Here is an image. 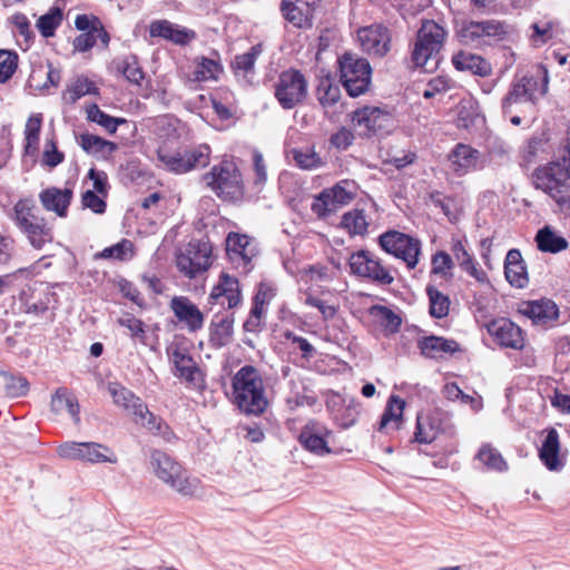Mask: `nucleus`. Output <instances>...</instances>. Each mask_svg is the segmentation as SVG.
<instances>
[{
	"mask_svg": "<svg viewBox=\"0 0 570 570\" xmlns=\"http://www.w3.org/2000/svg\"><path fill=\"white\" fill-rule=\"evenodd\" d=\"M232 385L234 403L242 412L259 415L266 410L268 401L265 396L263 379L256 367L252 365L240 367L234 375Z\"/></svg>",
	"mask_w": 570,
	"mask_h": 570,
	"instance_id": "f257e3e1",
	"label": "nucleus"
},
{
	"mask_svg": "<svg viewBox=\"0 0 570 570\" xmlns=\"http://www.w3.org/2000/svg\"><path fill=\"white\" fill-rule=\"evenodd\" d=\"M540 85L539 79L532 76H522L515 79L501 102L503 114H522L523 117L533 116L535 105L547 91V78Z\"/></svg>",
	"mask_w": 570,
	"mask_h": 570,
	"instance_id": "f03ea898",
	"label": "nucleus"
},
{
	"mask_svg": "<svg viewBox=\"0 0 570 570\" xmlns=\"http://www.w3.org/2000/svg\"><path fill=\"white\" fill-rule=\"evenodd\" d=\"M150 465L156 476L183 495H193L198 488L197 479H190L184 468L167 453L155 450Z\"/></svg>",
	"mask_w": 570,
	"mask_h": 570,
	"instance_id": "7ed1b4c3",
	"label": "nucleus"
},
{
	"mask_svg": "<svg viewBox=\"0 0 570 570\" xmlns=\"http://www.w3.org/2000/svg\"><path fill=\"white\" fill-rule=\"evenodd\" d=\"M206 185L223 200L235 202L244 195V183L237 166L222 161L204 175Z\"/></svg>",
	"mask_w": 570,
	"mask_h": 570,
	"instance_id": "20e7f679",
	"label": "nucleus"
},
{
	"mask_svg": "<svg viewBox=\"0 0 570 570\" xmlns=\"http://www.w3.org/2000/svg\"><path fill=\"white\" fill-rule=\"evenodd\" d=\"M533 185L556 200L561 209L570 205V179L563 173L559 160L537 168L532 175Z\"/></svg>",
	"mask_w": 570,
	"mask_h": 570,
	"instance_id": "39448f33",
	"label": "nucleus"
},
{
	"mask_svg": "<svg viewBox=\"0 0 570 570\" xmlns=\"http://www.w3.org/2000/svg\"><path fill=\"white\" fill-rule=\"evenodd\" d=\"M157 156L167 170L175 174H185L206 167L209 164L210 147L202 144L170 151L164 146L158 148Z\"/></svg>",
	"mask_w": 570,
	"mask_h": 570,
	"instance_id": "423d86ee",
	"label": "nucleus"
},
{
	"mask_svg": "<svg viewBox=\"0 0 570 570\" xmlns=\"http://www.w3.org/2000/svg\"><path fill=\"white\" fill-rule=\"evenodd\" d=\"M274 97L285 110H291L305 102L308 97L307 77L298 69L283 70L273 85Z\"/></svg>",
	"mask_w": 570,
	"mask_h": 570,
	"instance_id": "0eeeda50",
	"label": "nucleus"
},
{
	"mask_svg": "<svg viewBox=\"0 0 570 570\" xmlns=\"http://www.w3.org/2000/svg\"><path fill=\"white\" fill-rule=\"evenodd\" d=\"M340 80L351 97H358L368 90L372 68L367 59L353 52L338 58Z\"/></svg>",
	"mask_w": 570,
	"mask_h": 570,
	"instance_id": "6e6552de",
	"label": "nucleus"
},
{
	"mask_svg": "<svg viewBox=\"0 0 570 570\" xmlns=\"http://www.w3.org/2000/svg\"><path fill=\"white\" fill-rule=\"evenodd\" d=\"M446 31L433 20H425L417 30L412 50V62L415 67H424L429 61L435 60L440 53Z\"/></svg>",
	"mask_w": 570,
	"mask_h": 570,
	"instance_id": "1a4fd4ad",
	"label": "nucleus"
},
{
	"mask_svg": "<svg viewBox=\"0 0 570 570\" xmlns=\"http://www.w3.org/2000/svg\"><path fill=\"white\" fill-rule=\"evenodd\" d=\"M57 453L65 460L85 463H117L118 458L112 449L98 442L68 441L57 448Z\"/></svg>",
	"mask_w": 570,
	"mask_h": 570,
	"instance_id": "9d476101",
	"label": "nucleus"
},
{
	"mask_svg": "<svg viewBox=\"0 0 570 570\" xmlns=\"http://www.w3.org/2000/svg\"><path fill=\"white\" fill-rule=\"evenodd\" d=\"M379 243L386 253L402 259L409 269L416 267L421 254L419 239L396 230H390L380 236Z\"/></svg>",
	"mask_w": 570,
	"mask_h": 570,
	"instance_id": "9b49d317",
	"label": "nucleus"
},
{
	"mask_svg": "<svg viewBox=\"0 0 570 570\" xmlns=\"http://www.w3.org/2000/svg\"><path fill=\"white\" fill-rule=\"evenodd\" d=\"M461 42L480 47L501 40L507 35L503 23L497 20L463 22L458 32Z\"/></svg>",
	"mask_w": 570,
	"mask_h": 570,
	"instance_id": "f8f14e48",
	"label": "nucleus"
},
{
	"mask_svg": "<svg viewBox=\"0 0 570 570\" xmlns=\"http://www.w3.org/2000/svg\"><path fill=\"white\" fill-rule=\"evenodd\" d=\"M348 265L352 274L368 278L380 285H390L394 281L391 272L368 250L362 249L351 254Z\"/></svg>",
	"mask_w": 570,
	"mask_h": 570,
	"instance_id": "ddd939ff",
	"label": "nucleus"
},
{
	"mask_svg": "<svg viewBox=\"0 0 570 570\" xmlns=\"http://www.w3.org/2000/svg\"><path fill=\"white\" fill-rule=\"evenodd\" d=\"M210 256L212 246L207 242L193 240L177 255L176 264L185 276L194 278L208 269Z\"/></svg>",
	"mask_w": 570,
	"mask_h": 570,
	"instance_id": "4468645a",
	"label": "nucleus"
},
{
	"mask_svg": "<svg viewBox=\"0 0 570 570\" xmlns=\"http://www.w3.org/2000/svg\"><path fill=\"white\" fill-rule=\"evenodd\" d=\"M124 410L132 416L136 424L147 429L154 435L161 436L165 442L170 443L176 439L170 426L161 417L151 413L139 396L136 395L128 406H124Z\"/></svg>",
	"mask_w": 570,
	"mask_h": 570,
	"instance_id": "2eb2a0df",
	"label": "nucleus"
},
{
	"mask_svg": "<svg viewBox=\"0 0 570 570\" xmlns=\"http://www.w3.org/2000/svg\"><path fill=\"white\" fill-rule=\"evenodd\" d=\"M226 253L236 268L248 273L252 261L257 255V247L255 240L247 235L229 233L226 238Z\"/></svg>",
	"mask_w": 570,
	"mask_h": 570,
	"instance_id": "dca6fc26",
	"label": "nucleus"
},
{
	"mask_svg": "<svg viewBox=\"0 0 570 570\" xmlns=\"http://www.w3.org/2000/svg\"><path fill=\"white\" fill-rule=\"evenodd\" d=\"M352 122L361 135L371 136L386 130L392 125V115L379 107L365 106L353 112Z\"/></svg>",
	"mask_w": 570,
	"mask_h": 570,
	"instance_id": "f3484780",
	"label": "nucleus"
},
{
	"mask_svg": "<svg viewBox=\"0 0 570 570\" xmlns=\"http://www.w3.org/2000/svg\"><path fill=\"white\" fill-rule=\"evenodd\" d=\"M322 0H283L281 10L284 18L296 28H311L314 12Z\"/></svg>",
	"mask_w": 570,
	"mask_h": 570,
	"instance_id": "a211bd4d",
	"label": "nucleus"
},
{
	"mask_svg": "<svg viewBox=\"0 0 570 570\" xmlns=\"http://www.w3.org/2000/svg\"><path fill=\"white\" fill-rule=\"evenodd\" d=\"M358 40L364 51L377 57L385 56L391 48L390 31L382 24H372L358 30Z\"/></svg>",
	"mask_w": 570,
	"mask_h": 570,
	"instance_id": "6ab92c4d",
	"label": "nucleus"
},
{
	"mask_svg": "<svg viewBox=\"0 0 570 570\" xmlns=\"http://www.w3.org/2000/svg\"><path fill=\"white\" fill-rule=\"evenodd\" d=\"M208 299L210 304H218L222 307L225 305L228 308L236 307L242 299L238 279L227 273H222Z\"/></svg>",
	"mask_w": 570,
	"mask_h": 570,
	"instance_id": "aec40b11",
	"label": "nucleus"
},
{
	"mask_svg": "<svg viewBox=\"0 0 570 570\" xmlns=\"http://www.w3.org/2000/svg\"><path fill=\"white\" fill-rule=\"evenodd\" d=\"M327 434L324 425L317 421H309L303 426L298 441L306 451L323 456L332 452L325 440Z\"/></svg>",
	"mask_w": 570,
	"mask_h": 570,
	"instance_id": "412c9836",
	"label": "nucleus"
},
{
	"mask_svg": "<svg viewBox=\"0 0 570 570\" xmlns=\"http://www.w3.org/2000/svg\"><path fill=\"white\" fill-rule=\"evenodd\" d=\"M170 308L178 322L183 323L189 332H197L204 326V314L188 297H173Z\"/></svg>",
	"mask_w": 570,
	"mask_h": 570,
	"instance_id": "4be33fe9",
	"label": "nucleus"
},
{
	"mask_svg": "<svg viewBox=\"0 0 570 570\" xmlns=\"http://www.w3.org/2000/svg\"><path fill=\"white\" fill-rule=\"evenodd\" d=\"M488 332L504 347L521 350L524 345L521 328L510 320L499 318L491 322L488 325Z\"/></svg>",
	"mask_w": 570,
	"mask_h": 570,
	"instance_id": "5701e85b",
	"label": "nucleus"
},
{
	"mask_svg": "<svg viewBox=\"0 0 570 570\" xmlns=\"http://www.w3.org/2000/svg\"><path fill=\"white\" fill-rule=\"evenodd\" d=\"M451 169L458 175L463 176L471 170L481 168L480 151L471 146L459 144L449 155Z\"/></svg>",
	"mask_w": 570,
	"mask_h": 570,
	"instance_id": "b1692460",
	"label": "nucleus"
},
{
	"mask_svg": "<svg viewBox=\"0 0 570 570\" xmlns=\"http://www.w3.org/2000/svg\"><path fill=\"white\" fill-rule=\"evenodd\" d=\"M39 199L46 210L53 212L59 217H66L72 199V190L49 187L39 194Z\"/></svg>",
	"mask_w": 570,
	"mask_h": 570,
	"instance_id": "393cba45",
	"label": "nucleus"
},
{
	"mask_svg": "<svg viewBox=\"0 0 570 570\" xmlns=\"http://www.w3.org/2000/svg\"><path fill=\"white\" fill-rule=\"evenodd\" d=\"M149 32L151 37H160L170 40L176 45H186L195 38V32L186 28H180L168 20H156L150 23Z\"/></svg>",
	"mask_w": 570,
	"mask_h": 570,
	"instance_id": "a878e982",
	"label": "nucleus"
},
{
	"mask_svg": "<svg viewBox=\"0 0 570 570\" xmlns=\"http://www.w3.org/2000/svg\"><path fill=\"white\" fill-rule=\"evenodd\" d=\"M170 362L175 366V375L188 382H195L199 368L189 353L177 345L168 348Z\"/></svg>",
	"mask_w": 570,
	"mask_h": 570,
	"instance_id": "bb28decb",
	"label": "nucleus"
},
{
	"mask_svg": "<svg viewBox=\"0 0 570 570\" xmlns=\"http://www.w3.org/2000/svg\"><path fill=\"white\" fill-rule=\"evenodd\" d=\"M504 275L507 281L517 288H524L528 283V273L518 249H510L504 262Z\"/></svg>",
	"mask_w": 570,
	"mask_h": 570,
	"instance_id": "cd10ccee",
	"label": "nucleus"
},
{
	"mask_svg": "<svg viewBox=\"0 0 570 570\" xmlns=\"http://www.w3.org/2000/svg\"><path fill=\"white\" fill-rule=\"evenodd\" d=\"M417 347L421 354L429 358L441 357L443 354H453L460 350L456 341L435 335L419 340Z\"/></svg>",
	"mask_w": 570,
	"mask_h": 570,
	"instance_id": "c85d7f7f",
	"label": "nucleus"
},
{
	"mask_svg": "<svg viewBox=\"0 0 570 570\" xmlns=\"http://www.w3.org/2000/svg\"><path fill=\"white\" fill-rule=\"evenodd\" d=\"M559 434L556 429L547 430V436L539 449V459L550 471H560L563 466L560 458Z\"/></svg>",
	"mask_w": 570,
	"mask_h": 570,
	"instance_id": "c756f323",
	"label": "nucleus"
},
{
	"mask_svg": "<svg viewBox=\"0 0 570 570\" xmlns=\"http://www.w3.org/2000/svg\"><path fill=\"white\" fill-rule=\"evenodd\" d=\"M77 142L85 153L99 159L109 158L118 148L117 144L89 132L77 137Z\"/></svg>",
	"mask_w": 570,
	"mask_h": 570,
	"instance_id": "7c9ffc66",
	"label": "nucleus"
},
{
	"mask_svg": "<svg viewBox=\"0 0 570 570\" xmlns=\"http://www.w3.org/2000/svg\"><path fill=\"white\" fill-rule=\"evenodd\" d=\"M405 401L399 395H391L381 417L379 431L390 433L401 428Z\"/></svg>",
	"mask_w": 570,
	"mask_h": 570,
	"instance_id": "2f4dec72",
	"label": "nucleus"
},
{
	"mask_svg": "<svg viewBox=\"0 0 570 570\" xmlns=\"http://www.w3.org/2000/svg\"><path fill=\"white\" fill-rule=\"evenodd\" d=\"M453 66L460 71L485 77L492 71L491 65L481 56L468 51H459L452 58Z\"/></svg>",
	"mask_w": 570,
	"mask_h": 570,
	"instance_id": "473e14b6",
	"label": "nucleus"
},
{
	"mask_svg": "<svg viewBox=\"0 0 570 570\" xmlns=\"http://www.w3.org/2000/svg\"><path fill=\"white\" fill-rule=\"evenodd\" d=\"M522 313L531 318L534 324L541 325L557 321L559 317V308L557 304L550 299L529 302L525 304Z\"/></svg>",
	"mask_w": 570,
	"mask_h": 570,
	"instance_id": "72a5a7b5",
	"label": "nucleus"
},
{
	"mask_svg": "<svg viewBox=\"0 0 570 570\" xmlns=\"http://www.w3.org/2000/svg\"><path fill=\"white\" fill-rule=\"evenodd\" d=\"M51 410L57 414L66 411L76 424L80 422L78 401L65 387L58 389L52 395Z\"/></svg>",
	"mask_w": 570,
	"mask_h": 570,
	"instance_id": "f704fd0d",
	"label": "nucleus"
},
{
	"mask_svg": "<svg viewBox=\"0 0 570 570\" xmlns=\"http://www.w3.org/2000/svg\"><path fill=\"white\" fill-rule=\"evenodd\" d=\"M234 333V318L232 315L216 317L210 326V343L214 347H223L230 343Z\"/></svg>",
	"mask_w": 570,
	"mask_h": 570,
	"instance_id": "c9c22d12",
	"label": "nucleus"
},
{
	"mask_svg": "<svg viewBox=\"0 0 570 570\" xmlns=\"http://www.w3.org/2000/svg\"><path fill=\"white\" fill-rule=\"evenodd\" d=\"M441 422L432 414H417L414 440L419 443H431L436 439Z\"/></svg>",
	"mask_w": 570,
	"mask_h": 570,
	"instance_id": "e433bc0d",
	"label": "nucleus"
},
{
	"mask_svg": "<svg viewBox=\"0 0 570 570\" xmlns=\"http://www.w3.org/2000/svg\"><path fill=\"white\" fill-rule=\"evenodd\" d=\"M11 218L20 232H22L42 217L37 214V208L32 199H20L13 206Z\"/></svg>",
	"mask_w": 570,
	"mask_h": 570,
	"instance_id": "4c0bfd02",
	"label": "nucleus"
},
{
	"mask_svg": "<svg viewBox=\"0 0 570 570\" xmlns=\"http://www.w3.org/2000/svg\"><path fill=\"white\" fill-rule=\"evenodd\" d=\"M21 233L27 236L30 245L38 250L42 249L46 244H50L53 239L52 229L47 225L45 218L29 225Z\"/></svg>",
	"mask_w": 570,
	"mask_h": 570,
	"instance_id": "58836bf2",
	"label": "nucleus"
},
{
	"mask_svg": "<svg viewBox=\"0 0 570 570\" xmlns=\"http://www.w3.org/2000/svg\"><path fill=\"white\" fill-rule=\"evenodd\" d=\"M452 253L463 271H465L470 276L475 278L478 282L485 281V273L478 267L476 263L468 253L465 246L461 240H456L453 243Z\"/></svg>",
	"mask_w": 570,
	"mask_h": 570,
	"instance_id": "ea45409f",
	"label": "nucleus"
},
{
	"mask_svg": "<svg viewBox=\"0 0 570 570\" xmlns=\"http://www.w3.org/2000/svg\"><path fill=\"white\" fill-rule=\"evenodd\" d=\"M538 248L546 253H559L568 248L566 238L557 235L550 227L540 229L535 236Z\"/></svg>",
	"mask_w": 570,
	"mask_h": 570,
	"instance_id": "a19ab883",
	"label": "nucleus"
},
{
	"mask_svg": "<svg viewBox=\"0 0 570 570\" xmlns=\"http://www.w3.org/2000/svg\"><path fill=\"white\" fill-rule=\"evenodd\" d=\"M86 112L89 121L96 122L110 135L117 131L119 125L127 122L125 118H117L106 114L96 104L88 106Z\"/></svg>",
	"mask_w": 570,
	"mask_h": 570,
	"instance_id": "79ce46f5",
	"label": "nucleus"
},
{
	"mask_svg": "<svg viewBox=\"0 0 570 570\" xmlns=\"http://www.w3.org/2000/svg\"><path fill=\"white\" fill-rule=\"evenodd\" d=\"M63 13L59 7H51L49 11L39 17L36 27L43 38L55 36L56 29L62 23Z\"/></svg>",
	"mask_w": 570,
	"mask_h": 570,
	"instance_id": "37998d69",
	"label": "nucleus"
},
{
	"mask_svg": "<svg viewBox=\"0 0 570 570\" xmlns=\"http://www.w3.org/2000/svg\"><path fill=\"white\" fill-rule=\"evenodd\" d=\"M262 45L253 46L249 51L235 57L232 67L236 75L247 76L254 71V66L262 53Z\"/></svg>",
	"mask_w": 570,
	"mask_h": 570,
	"instance_id": "c03bdc74",
	"label": "nucleus"
},
{
	"mask_svg": "<svg viewBox=\"0 0 570 570\" xmlns=\"http://www.w3.org/2000/svg\"><path fill=\"white\" fill-rule=\"evenodd\" d=\"M430 301V313L435 318H443L449 314L450 299L432 285L426 286Z\"/></svg>",
	"mask_w": 570,
	"mask_h": 570,
	"instance_id": "a18cd8bd",
	"label": "nucleus"
},
{
	"mask_svg": "<svg viewBox=\"0 0 570 570\" xmlns=\"http://www.w3.org/2000/svg\"><path fill=\"white\" fill-rule=\"evenodd\" d=\"M370 313L376 317L390 333L399 332L402 320L391 308L382 305H374L371 307Z\"/></svg>",
	"mask_w": 570,
	"mask_h": 570,
	"instance_id": "49530a36",
	"label": "nucleus"
},
{
	"mask_svg": "<svg viewBox=\"0 0 570 570\" xmlns=\"http://www.w3.org/2000/svg\"><path fill=\"white\" fill-rule=\"evenodd\" d=\"M223 72L222 65L208 58H202L196 63L195 69V80L197 81H208V80H217L219 75Z\"/></svg>",
	"mask_w": 570,
	"mask_h": 570,
	"instance_id": "de8ad7c7",
	"label": "nucleus"
},
{
	"mask_svg": "<svg viewBox=\"0 0 570 570\" xmlns=\"http://www.w3.org/2000/svg\"><path fill=\"white\" fill-rule=\"evenodd\" d=\"M6 394L10 397H20L28 393L29 383L23 376H14L9 373H2Z\"/></svg>",
	"mask_w": 570,
	"mask_h": 570,
	"instance_id": "09e8293b",
	"label": "nucleus"
},
{
	"mask_svg": "<svg viewBox=\"0 0 570 570\" xmlns=\"http://www.w3.org/2000/svg\"><path fill=\"white\" fill-rule=\"evenodd\" d=\"M342 224L350 233L356 235L365 234L368 226L364 210L358 209L345 213L342 218Z\"/></svg>",
	"mask_w": 570,
	"mask_h": 570,
	"instance_id": "8fccbe9b",
	"label": "nucleus"
},
{
	"mask_svg": "<svg viewBox=\"0 0 570 570\" xmlns=\"http://www.w3.org/2000/svg\"><path fill=\"white\" fill-rule=\"evenodd\" d=\"M476 458L489 469L500 472L507 470V463L502 455L490 445H483L479 450Z\"/></svg>",
	"mask_w": 570,
	"mask_h": 570,
	"instance_id": "3c124183",
	"label": "nucleus"
},
{
	"mask_svg": "<svg viewBox=\"0 0 570 570\" xmlns=\"http://www.w3.org/2000/svg\"><path fill=\"white\" fill-rule=\"evenodd\" d=\"M132 256V243L128 239H122L121 242L102 249L100 253L96 255L98 258H114L118 261H126Z\"/></svg>",
	"mask_w": 570,
	"mask_h": 570,
	"instance_id": "603ef678",
	"label": "nucleus"
},
{
	"mask_svg": "<svg viewBox=\"0 0 570 570\" xmlns=\"http://www.w3.org/2000/svg\"><path fill=\"white\" fill-rule=\"evenodd\" d=\"M340 206L334 200V197L328 189H324L314 200L312 210L318 216L325 217L335 213Z\"/></svg>",
	"mask_w": 570,
	"mask_h": 570,
	"instance_id": "864d4df0",
	"label": "nucleus"
},
{
	"mask_svg": "<svg viewBox=\"0 0 570 570\" xmlns=\"http://www.w3.org/2000/svg\"><path fill=\"white\" fill-rule=\"evenodd\" d=\"M41 122L42 118L41 115H32L29 117L26 129H24V136H26V151L30 153L31 150H36L38 142H39V134L41 129Z\"/></svg>",
	"mask_w": 570,
	"mask_h": 570,
	"instance_id": "5fc2aeb1",
	"label": "nucleus"
},
{
	"mask_svg": "<svg viewBox=\"0 0 570 570\" xmlns=\"http://www.w3.org/2000/svg\"><path fill=\"white\" fill-rule=\"evenodd\" d=\"M117 323L127 328L131 338H138L140 343L146 344L145 324L131 314L119 317Z\"/></svg>",
	"mask_w": 570,
	"mask_h": 570,
	"instance_id": "6e6d98bb",
	"label": "nucleus"
},
{
	"mask_svg": "<svg viewBox=\"0 0 570 570\" xmlns=\"http://www.w3.org/2000/svg\"><path fill=\"white\" fill-rule=\"evenodd\" d=\"M18 68V55L10 50H0V83L8 81Z\"/></svg>",
	"mask_w": 570,
	"mask_h": 570,
	"instance_id": "4d7b16f0",
	"label": "nucleus"
},
{
	"mask_svg": "<svg viewBox=\"0 0 570 570\" xmlns=\"http://www.w3.org/2000/svg\"><path fill=\"white\" fill-rule=\"evenodd\" d=\"M432 269L431 273L433 275H438L444 279H448L452 276L451 269L453 267L452 257L445 252H438L432 256Z\"/></svg>",
	"mask_w": 570,
	"mask_h": 570,
	"instance_id": "13d9d810",
	"label": "nucleus"
},
{
	"mask_svg": "<svg viewBox=\"0 0 570 570\" xmlns=\"http://www.w3.org/2000/svg\"><path fill=\"white\" fill-rule=\"evenodd\" d=\"M97 91L95 83L86 77H78L68 88L71 102H76L86 95L97 94Z\"/></svg>",
	"mask_w": 570,
	"mask_h": 570,
	"instance_id": "bf43d9fd",
	"label": "nucleus"
},
{
	"mask_svg": "<svg viewBox=\"0 0 570 570\" xmlns=\"http://www.w3.org/2000/svg\"><path fill=\"white\" fill-rule=\"evenodd\" d=\"M531 29L533 32L530 38L535 46L547 43L554 36V23L552 21L535 22L531 26Z\"/></svg>",
	"mask_w": 570,
	"mask_h": 570,
	"instance_id": "052dcab7",
	"label": "nucleus"
},
{
	"mask_svg": "<svg viewBox=\"0 0 570 570\" xmlns=\"http://www.w3.org/2000/svg\"><path fill=\"white\" fill-rule=\"evenodd\" d=\"M176 124L177 120L175 118L170 116H160L153 121V131L158 137H164L165 139H168L175 135L177 129Z\"/></svg>",
	"mask_w": 570,
	"mask_h": 570,
	"instance_id": "680f3d73",
	"label": "nucleus"
},
{
	"mask_svg": "<svg viewBox=\"0 0 570 570\" xmlns=\"http://www.w3.org/2000/svg\"><path fill=\"white\" fill-rule=\"evenodd\" d=\"M119 69L126 79L135 85H140V81L144 79V71L134 56L126 58Z\"/></svg>",
	"mask_w": 570,
	"mask_h": 570,
	"instance_id": "e2e57ef3",
	"label": "nucleus"
},
{
	"mask_svg": "<svg viewBox=\"0 0 570 570\" xmlns=\"http://www.w3.org/2000/svg\"><path fill=\"white\" fill-rule=\"evenodd\" d=\"M318 101L323 107L335 105L340 99V89L330 82H321L317 88Z\"/></svg>",
	"mask_w": 570,
	"mask_h": 570,
	"instance_id": "0e129e2a",
	"label": "nucleus"
},
{
	"mask_svg": "<svg viewBox=\"0 0 570 570\" xmlns=\"http://www.w3.org/2000/svg\"><path fill=\"white\" fill-rule=\"evenodd\" d=\"M65 159L63 153L59 151L53 139L46 140L42 154V164L53 168L61 164Z\"/></svg>",
	"mask_w": 570,
	"mask_h": 570,
	"instance_id": "69168bd1",
	"label": "nucleus"
},
{
	"mask_svg": "<svg viewBox=\"0 0 570 570\" xmlns=\"http://www.w3.org/2000/svg\"><path fill=\"white\" fill-rule=\"evenodd\" d=\"M108 391L110 395L112 396L114 403L117 406H120L124 409V406H128V404L134 400L136 396L130 390L126 389L125 386L120 385L119 383H109Z\"/></svg>",
	"mask_w": 570,
	"mask_h": 570,
	"instance_id": "338daca9",
	"label": "nucleus"
},
{
	"mask_svg": "<svg viewBox=\"0 0 570 570\" xmlns=\"http://www.w3.org/2000/svg\"><path fill=\"white\" fill-rule=\"evenodd\" d=\"M294 160L302 169H313L322 165L321 158L311 150H294Z\"/></svg>",
	"mask_w": 570,
	"mask_h": 570,
	"instance_id": "774afa93",
	"label": "nucleus"
}]
</instances>
